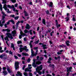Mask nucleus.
Masks as SVG:
<instances>
[{"mask_svg":"<svg viewBox=\"0 0 76 76\" xmlns=\"http://www.w3.org/2000/svg\"><path fill=\"white\" fill-rule=\"evenodd\" d=\"M19 49L20 53H22V50L23 51L25 50V51H26V52H27V51H29V50L27 49V47L26 46H25L24 48H20Z\"/></svg>","mask_w":76,"mask_h":76,"instance_id":"f257e3e1","label":"nucleus"},{"mask_svg":"<svg viewBox=\"0 0 76 76\" xmlns=\"http://www.w3.org/2000/svg\"><path fill=\"white\" fill-rule=\"evenodd\" d=\"M20 63L18 61H15V70H17L19 68V66Z\"/></svg>","mask_w":76,"mask_h":76,"instance_id":"f03ea898","label":"nucleus"},{"mask_svg":"<svg viewBox=\"0 0 76 76\" xmlns=\"http://www.w3.org/2000/svg\"><path fill=\"white\" fill-rule=\"evenodd\" d=\"M42 65H41L40 66H37L36 69V72H38L39 70V71H40V70H42Z\"/></svg>","mask_w":76,"mask_h":76,"instance_id":"7ed1b4c3","label":"nucleus"},{"mask_svg":"<svg viewBox=\"0 0 76 76\" xmlns=\"http://www.w3.org/2000/svg\"><path fill=\"white\" fill-rule=\"evenodd\" d=\"M6 35L8 36V38H10L11 39H13V37L12 35L10 33H7Z\"/></svg>","mask_w":76,"mask_h":76,"instance_id":"20e7f679","label":"nucleus"},{"mask_svg":"<svg viewBox=\"0 0 76 76\" xmlns=\"http://www.w3.org/2000/svg\"><path fill=\"white\" fill-rule=\"evenodd\" d=\"M36 60H37L36 59H34L33 60V62L32 63V66L34 67H37V64H35V62H36Z\"/></svg>","mask_w":76,"mask_h":76,"instance_id":"39448f33","label":"nucleus"},{"mask_svg":"<svg viewBox=\"0 0 76 76\" xmlns=\"http://www.w3.org/2000/svg\"><path fill=\"white\" fill-rule=\"evenodd\" d=\"M58 6H59V7H60L63 8V7H64V4H63V2H60L58 4Z\"/></svg>","mask_w":76,"mask_h":76,"instance_id":"423d86ee","label":"nucleus"},{"mask_svg":"<svg viewBox=\"0 0 76 76\" xmlns=\"http://www.w3.org/2000/svg\"><path fill=\"white\" fill-rule=\"evenodd\" d=\"M5 19H6V17L3 15L2 16V20H3V21H2V24H4L5 23Z\"/></svg>","mask_w":76,"mask_h":76,"instance_id":"0eeeda50","label":"nucleus"},{"mask_svg":"<svg viewBox=\"0 0 76 76\" xmlns=\"http://www.w3.org/2000/svg\"><path fill=\"white\" fill-rule=\"evenodd\" d=\"M11 33L12 34L13 37H15V35L16 34V30L15 29L14 31H12Z\"/></svg>","mask_w":76,"mask_h":76,"instance_id":"6e6552de","label":"nucleus"},{"mask_svg":"<svg viewBox=\"0 0 76 76\" xmlns=\"http://www.w3.org/2000/svg\"><path fill=\"white\" fill-rule=\"evenodd\" d=\"M15 75L17 76H22V73H20V72L19 71L17 72V74H16Z\"/></svg>","mask_w":76,"mask_h":76,"instance_id":"1a4fd4ad","label":"nucleus"},{"mask_svg":"<svg viewBox=\"0 0 76 76\" xmlns=\"http://www.w3.org/2000/svg\"><path fill=\"white\" fill-rule=\"evenodd\" d=\"M31 28V27H30L29 24H27L26 26V29H29V28Z\"/></svg>","mask_w":76,"mask_h":76,"instance_id":"9d476101","label":"nucleus"},{"mask_svg":"<svg viewBox=\"0 0 76 76\" xmlns=\"http://www.w3.org/2000/svg\"><path fill=\"white\" fill-rule=\"evenodd\" d=\"M49 7H53V3L52 2H50L49 4Z\"/></svg>","mask_w":76,"mask_h":76,"instance_id":"9b49d317","label":"nucleus"},{"mask_svg":"<svg viewBox=\"0 0 76 76\" xmlns=\"http://www.w3.org/2000/svg\"><path fill=\"white\" fill-rule=\"evenodd\" d=\"M65 43L67 45V46H68V47L70 45V44L69 43H70V41L69 40H67L65 42Z\"/></svg>","mask_w":76,"mask_h":76,"instance_id":"f8f14e48","label":"nucleus"},{"mask_svg":"<svg viewBox=\"0 0 76 76\" xmlns=\"http://www.w3.org/2000/svg\"><path fill=\"white\" fill-rule=\"evenodd\" d=\"M24 15L25 16H28L29 14H28V13L26 11H24Z\"/></svg>","mask_w":76,"mask_h":76,"instance_id":"ddd939ff","label":"nucleus"},{"mask_svg":"<svg viewBox=\"0 0 76 76\" xmlns=\"http://www.w3.org/2000/svg\"><path fill=\"white\" fill-rule=\"evenodd\" d=\"M7 7L8 8H10V9H11V8H13L14 6L13 5H12V6H10V5H7Z\"/></svg>","mask_w":76,"mask_h":76,"instance_id":"4468645a","label":"nucleus"},{"mask_svg":"<svg viewBox=\"0 0 76 76\" xmlns=\"http://www.w3.org/2000/svg\"><path fill=\"white\" fill-rule=\"evenodd\" d=\"M22 54L23 56H29V55L26 53H22Z\"/></svg>","mask_w":76,"mask_h":76,"instance_id":"2eb2a0df","label":"nucleus"},{"mask_svg":"<svg viewBox=\"0 0 76 76\" xmlns=\"http://www.w3.org/2000/svg\"><path fill=\"white\" fill-rule=\"evenodd\" d=\"M3 73L4 75V76H6L7 75V72L6 71H3L2 72Z\"/></svg>","mask_w":76,"mask_h":76,"instance_id":"dca6fc26","label":"nucleus"},{"mask_svg":"<svg viewBox=\"0 0 76 76\" xmlns=\"http://www.w3.org/2000/svg\"><path fill=\"white\" fill-rule=\"evenodd\" d=\"M42 23H43L44 25H46V22H45V20L44 19H42Z\"/></svg>","mask_w":76,"mask_h":76,"instance_id":"f3484780","label":"nucleus"},{"mask_svg":"<svg viewBox=\"0 0 76 76\" xmlns=\"http://www.w3.org/2000/svg\"><path fill=\"white\" fill-rule=\"evenodd\" d=\"M7 71L9 72V73H12V71L10 69L9 67H7Z\"/></svg>","mask_w":76,"mask_h":76,"instance_id":"a211bd4d","label":"nucleus"},{"mask_svg":"<svg viewBox=\"0 0 76 76\" xmlns=\"http://www.w3.org/2000/svg\"><path fill=\"white\" fill-rule=\"evenodd\" d=\"M42 62L40 61H37L36 62V65H39V64H41Z\"/></svg>","mask_w":76,"mask_h":76,"instance_id":"6ab92c4d","label":"nucleus"},{"mask_svg":"<svg viewBox=\"0 0 76 76\" xmlns=\"http://www.w3.org/2000/svg\"><path fill=\"white\" fill-rule=\"evenodd\" d=\"M46 46H47L46 45H42V47H43L44 50H45V49H47V47H45Z\"/></svg>","mask_w":76,"mask_h":76,"instance_id":"aec40b11","label":"nucleus"},{"mask_svg":"<svg viewBox=\"0 0 76 76\" xmlns=\"http://www.w3.org/2000/svg\"><path fill=\"white\" fill-rule=\"evenodd\" d=\"M59 47H61L62 48H64V47H66V46L63 44H62V45H59Z\"/></svg>","mask_w":76,"mask_h":76,"instance_id":"412c9836","label":"nucleus"},{"mask_svg":"<svg viewBox=\"0 0 76 76\" xmlns=\"http://www.w3.org/2000/svg\"><path fill=\"white\" fill-rule=\"evenodd\" d=\"M49 67H52L53 68H54V65L53 64H49Z\"/></svg>","mask_w":76,"mask_h":76,"instance_id":"4be33fe9","label":"nucleus"},{"mask_svg":"<svg viewBox=\"0 0 76 76\" xmlns=\"http://www.w3.org/2000/svg\"><path fill=\"white\" fill-rule=\"evenodd\" d=\"M57 59H59V60H60V56H59L58 57H55V60H57Z\"/></svg>","mask_w":76,"mask_h":76,"instance_id":"5701e85b","label":"nucleus"},{"mask_svg":"<svg viewBox=\"0 0 76 76\" xmlns=\"http://www.w3.org/2000/svg\"><path fill=\"white\" fill-rule=\"evenodd\" d=\"M22 41L20 40L18 41L17 42V44L19 45V44H22Z\"/></svg>","mask_w":76,"mask_h":76,"instance_id":"b1692460","label":"nucleus"},{"mask_svg":"<svg viewBox=\"0 0 76 76\" xmlns=\"http://www.w3.org/2000/svg\"><path fill=\"white\" fill-rule=\"evenodd\" d=\"M2 1H3L2 2V4H6L7 3V1H6L5 0H1Z\"/></svg>","mask_w":76,"mask_h":76,"instance_id":"393cba45","label":"nucleus"},{"mask_svg":"<svg viewBox=\"0 0 76 76\" xmlns=\"http://www.w3.org/2000/svg\"><path fill=\"white\" fill-rule=\"evenodd\" d=\"M24 32L25 34H26V33L29 32V31H28V30L26 29L24 30Z\"/></svg>","mask_w":76,"mask_h":76,"instance_id":"a878e982","label":"nucleus"},{"mask_svg":"<svg viewBox=\"0 0 76 76\" xmlns=\"http://www.w3.org/2000/svg\"><path fill=\"white\" fill-rule=\"evenodd\" d=\"M21 35L22 37H23L25 36H26V34L25 33H23V34H21Z\"/></svg>","mask_w":76,"mask_h":76,"instance_id":"bb28decb","label":"nucleus"},{"mask_svg":"<svg viewBox=\"0 0 76 76\" xmlns=\"http://www.w3.org/2000/svg\"><path fill=\"white\" fill-rule=\"evenodd\" d=\"M65 19H66V21L68 22V21L69 20V18L68 17H67L65 18Z\"/></svg>","mask_w":76,"mask_h":76,"instance_id":"cd10ccee","label":"nucleus"},{"mask_svg":"<svg viewBox=\"0 0 76 76\" xmlns=\"http://www.w3.org/2000/svg\"><path fill=\"white\" fill-rule=\"evenodd\" d=\"M31 56H32V57H34V56H37V55H35V54L34 53V52L33 53H31Z\"/></svg>","mask_w":76,"mask_h":76,"instance_id":"c85d7f7f","label":"nucleus"},{"mask_svg":"<svg viewBox=\"0 0 76 76\" xmlns=\"http://www.w3.org/2000/svg\"><path fill=\"white\" fill-rule=\"evenodd\" d=\"M46 15H51L49 13V11L47 10L46 12Z\"/></svg>","mask_w":76,"mask_h":76,"instance_id":"c756f323","label":"nucleus"},{"mask_svg":"<svg viewBox=\"0 0 76 76\" xmlns=\"http://www.w3.org/2000/svg\"><path fill=\"white\" fill-rule=\"evenodd\" d=\"M39 40L38 39L36 41L34 42L35 44H38V42H39Z\"/></svg>","mask_w":76,"mask_h":76,"instance_id":"7c9ffc66","label":"nucleus"},{"mask_svg":"<svg viewBox=\"0 0 76 76\" xmlns=\"http://www.w3.org/2000/svg\"><path fill=\"white\" fill-rule=\"evenodd\" d=\"M55 22H56V25L57 26V27H58V20H55Z\"/></svg>","mask_w":76,"mask_h":76,"instance_id":"2f4dec72","label":"nucleus"},{"mask_svg":"<svg viewBox=\"0 0 76 76\" xmlns=\"http://www.w3.org/2000/svg\"><path fill=\"white\" fill-rule=\"evenodd\" d=\"M72 67H70L68 68V70L69 71V72H72Z\"/></svg>","mask_w":76,"mask_h":76,"instance_id":"473e14b6","label":"nucleus"},{"mask_svg":"<svg viewBox=\"0 0 76 76\" xmlns=\"http://www.w3.org/2000/svg\"><path fill=\"white\" fill-rule=\"evenodd\" d=\"M2 13L3 14V16H7V15H6V14L3 12V11L2 12Z\"/></svg>","mask_w":76,"mask_h":76,"instance_id":"72a5a7b5","label":"nucleus"},{"mask_svg":"<svg viewBox=\"0 0 76 76\" xmlns=\"http://www.w3.org/2000/svg\"><path fill=\"white\" fill-rule=\"evenodd\" d=\"M19 23H20V21H18V22L16 23V26H19L18 25Z\"/></svg>","mask_w":76,"mask_h":76,"instance_id":"f704fd0d","label":"nucleus"},{"mask_svg":"<svg viewBox=\"0 0 76 76\" xmlns=\"http://www.w3.org/2000/svg\"><path fill=\"white\" fill-rule=\"evenodd\" d=\"M19 16H18L17 17H15V18H14V19H15V20H18V19H19Z\"/></svg>","mask_w":76,"mask_h":76,"instance_id":"c9c22d12","label":"nucleus"},{"mask_svg":"<svg viewBox=\"0 0 76 76\" xmlns=\"http://www.w3.org/2000/svg\"><path fill=\"white\" fill-rule=\"evenodd\" d=\"M29 69L28 68H26L25 69V72H28Z\"/></svg>","mask_w":76,"mask_h":76,"instance_id":"e433bc0d","label":"nucleus"},{"mask_svg":"<svg viewBox=\"0 0 76 76\" xmlns=\"http://www.w3.org/2000/svg\"><path fill=\"white\" fill-rule=\"evenodd\" d=\"M15 15H10V17L11 18H15Z\"/></svg>","mask_w":76,"mask_h":76,"instance_id":"4c0bfd02","label":"nucleus"},{"mask_svg":"<svg viewBox=\"0 0 76 76\" xmlns=\"http://www.w3.org/2000/svg\"><path fill=\"white\" fill-rule=\"evenodd\" d=\"M9 54L12 55L13 54V52L11 50H10L9 52Z\"/></svg>","mask_w":76,"mask_h":76,"instance_id":"58836bf2","label":"nucleus"},{"mask_svg":"<svg viewBox=\"0 0 76 76\" xmlns=\"http://www.w3.org/2000/svg\"><path fill=\"white\" fill-rule=\"evenodd\" d=\"M7 32H10V29H9L8 28L7 29Z\"/></svg>","mask_w":76,"mask_h":76,"instance_id":"ea45409f","label":"nucleus"},{"mask_svg":"<svg viewBox=\"0 0 76 76\" xmlns=\"http://www.w3.org/2000/svg\"><path fill=\"white\" fill-rule=\"evenodd\" d=\"M11 1L12 2V3H15L16 1V0H11Z\"/></svg>","mask_w":76,"mask_h":76,"instance_id":"a19ab883","label":"nucleus"},{"mask_svg":"<svg viewBox=\"0 0 76 76\" xmlns=\"http://www.w3.org/2000/svg\"><path fill=\"white\" fill-rule=\"evenodd\" d=\"M45 69H42V74H44V73H45Z\"/></svg>","mask_w":76,"mask_h":76,"instance_id":"79ce46f5","label":"nucleus"},{"mask_svg":"<svg viewBox=\"0 0 76 76\" xmlns=\"http://www.w3.org/2000/svg\"><path fill=\"white\" fill-rule=\"evenodd\" d=\"M10 21L11 22H12V23H13V25H15V21H14V20H11Z\"/></svg>","mask_w":76,"mask_h":76,"instance_id":"37998d69","label":"nucleus"},{"mask_svg":"<svg viewBox=\"0 0 76 76\" xmlns=\"http://www.w3.org/2000/svg\"><path fill=\"white\" fill-rule=\"evenodd\" d=\"M11 48H13L14 47V45L13 44L11 43Z\"/></svg>","mask_w":76,"mask_h":76,"instance_id":"c03bdc74","label":"nucleus"},{"mask_svg":"<svg viewBox=\"0 0 76 76\" xmlns=\"http://www.w3.org/2000/svg\"><path fill=\"white\" fill-rule=\"evenodd\" d=\"M14 57L15 59H18V56H17L15 55L14 56Z\"/></svg>","mask_w":76,"mask_h":76,"instance_id":"a18cd8bd","label":"nucleus"},{"mask_svg":"<svg viewBox=\"0 0 76 76\" xmlns=\"http://www.w3.org/2000/svg\"><path fill=\"white\" fill-rule=\"evenodd\" d=\"M24 75L25 76H28V74L26 72L24 73Z\"/></svg>","mask_w":76,"mask_h":76,"instance_id":"49530a36","label":"nucleus"},{"mask_svg":"<svg viewBox=\"0 0 76 76\" xmlns=\"http://www.w3.org/2000/svg\"><path fill=\"white\" fill-rule=\"evenodd\" d=\"M25 67H26V65H24L23 66V67H22V69L23 70H24L25 69Z\"/></svg>","mask_w":76,"mask_h":76,"instance_id":"de8ad7c7","label":"nucleus"},{"mask_svg":"<svg viewBox=\"0 0 76 76\" xmlns=\"http://www.w3.org/2000/svg\"><path fill=\"white\" fill-rule=\"evenodd\" d=\"M2 69H3V71H5V70H6V67H3L2 68Z\"/></svg>","mask_w":76,"mask_h":76,"instance_id":"09e8293b","label":"nucleus"},{"mask_svg":"<svg viewBox=\"0 0 76 76\" xmlns=\"http://www.w3.org/2000/svg\"><path fill=\"white\" fill-rule=\"evenodd\" d=\"M19 9H20V10H22V6H21L20 5L19 6Z\"/></svg>","mask_w":76,"mask_h":76,"instance_id":"8fccbe9b","label":"nucleus"},{"mask_svg":"<svg viewBox=\"0 0 76 76\" xmlns=\"http://www.w3.org/2000/svg\"><path fill=\"white\" fill-rule=\"evenodd\" d=\"M30 32V35H32V30H31L29 31V32Z\"/></svg>","mask_w":76,"mask_h":76,"instance_id":"3c124183","label":"nucleus"},{"mask_svg":"<svg viewBox=\"0 0 76 76\" xmlns=\"http://www.w3.org/2000/svg\"><path fill=\"white\" fill-rule=\"evenodd\" d=\"M44 59V58L42 57H41L40 58V60H41V61H42L43 59Z\"/></svg>","mask_w":76,"mask_h":76,"instance_id":"603ef678","label":"nucleus"},{"mask_svg":"<svg viewBox=\"0 0 76 76\" xmlns=\"http://www.w3.org/2000/svg\"><path fill=\"white\" fill-rule=\"evenodd\" d=\"M52 60V58H51L50 57L49 58L48 60V61H51Z\"/></svg>","mask_w":76,"mask_h":76,"instance_id":"864d4df0","label":"nucleus"},{"mask_svg":"<svg viewBox=\"0 0 76 76\" xmlns=\"http://www.w3.org/2000/svg\"><path fill=\"white\" fill-rule=\"evenodd\" d=\"M21 59L22 60H25V57L23 56L22 58H21Z\"/></svg>","mask_w":76,"mask_h":76,"instance_id":"5fc2aeb1","label":"nucleus"},{"mask_svg":"<svg viewBox=\"0 0 76 76\" xmlns=\"http://www.w3.org/2000/svg\"><path fill=\"white\" fill-rule=\"evenodd\" d=\"M30 61H31V59L29 58L27 60V62H28V63H29Z\"/></svg>","mask_w":76,"mask_h":76,"instance_id":"6e6d98bb","label":"nucleus"},{"mask_svg":"<svg viewBox=\"0 0 76 76\" xmlns=\"http://www.w3.org/2000/svg\"><path fill=\"white\" fill-rule=\"evenodd\" d=\"M17 56H18L19 57H22V55L19 54H17Z\"/></svg>","mask_w":76,"mask_h":76,"instance_id":"4d7b16f0","label":"nucleus"},{"mask_svg":"<svg viewBox=\"0 0 76 76\" xmlns=\"http://www.w3.org/2000/svg\"><path fill=\"white\" fill-rule=\"evenodd\" d=\"M72 19H73V21H74V22L76 21V19H75V18L73 17L72 18Z\"/></svg>","mask_w":76,"mask_h":76,"instance_id":"13d9d810","label":"nucleus"},{"mask_svg":"<svg viewBox=\"0 0 76 76\" xmlns=\"http://www.w3.org/2000/svg\"><path fill=\"white\" fill-rule=\"evenodd\" d=\"M38 47H35L34 48V50H38Z\"/></svg>","mask_w":76,"mask_h":76,"instance_id":"bf43d9fd","label":"nucleus"},{"mask_svg":"<svg viewBox=\"0 0 76 76\" xmlns=\"http://www.w3.org/2000/svg\"><path fill=\"white\" fill-rule=\"evenodd\" d=\"M3 32H5V31H7V29H2Z\"/></svg>","mask_w":76,"mask_h":76,"instance_id":"052dcab7","label":"nucleus"},{"mask_svg":"<svg viewBox=\"0 0 76 76\" xmlns=\"http://www.w3.org/2000/svg\"><path fill=\"white\" fill-rule=\"evenodd\" d=\"M23 33H23V31H22L21 30L20 31V35H21V34H22Z\"/></svg>","mask_w":76,"mask_h":76,"instance_id":"680f3d73","label":"nucleus"},{"mask_svg":"<svg viewBox=\"0 0 76 76\" xmlns=\"http://www.w3.org/2000/svg\"><path fill=\"white\" fill-rule=\"evenodd\" d=\"M4 52V50H0V53H3Z\"/></svg>","mask_w":76,"mask_h":76,"instance_id":"e2e57ef3","label":"nucleus"},{"mask_svg":"<svg viewBox=\"0 0 76 76\" xmlns=\"http://www.w3.org/2000/svg\"><path fill=\"white\" fill-rule=\"evenodd\" d=\"M29 75L30 76H32V74L31 72H29Z\"/></svg>","mask_w":76,"mask_h":76,"instance_id":"0e129e2a","label":"nucleus"},{"mask_svg":"<svg viewBox=\"0 0 76 76\" xmlns=\"http://www.w3.org/2000/svg\"><path fill=\"white\" fill-rule=\"evenodd\" d=\"M22 36L21 35H20L19 36V39H21L22 38Z\"/></svg>","mask_w":76,"mask_h":76,"instance_id":"69168bd1","label":"nucleus"},{"mask_svg":"<svg viewBox=\"0 0 76 76\" xmlns=\"http://www.w3.org/2000/svg\"><path fill=\"white\" fill-rule=\"evenodd\" d=\"M39 27H38L37 28V31H39Z\"/></svg>","mask_w":76,"mask_h":76,"instance_id":"338daca9","label":"nucleus"},{"mask_svg":"<svg viewBox=\"0 0 76 76\" xmlns=\"http://www.w3.org/2000/svg\"><path fill=\"white\" fill-rule=\"evenodd\" d=\"M75 75H76V73H75V74H73L72 75V76H75Z\"/></svg>","mask_w":76,"mask_h":76,"instance_id":"774afa93","label":"nucleus"}]
</instances>
